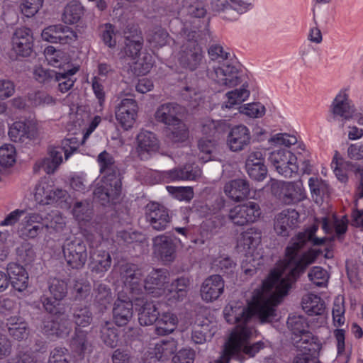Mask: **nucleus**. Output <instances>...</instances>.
<instances>
[{"mask_svg":"<svg viewBox=\"0 0 363 363\" xmlns=\"http://www.w3.org/2000/svg\"><path fill=\"white\" fill-rule=\"evenodd\" d=\"M145 218L150 225L157 231L165 230L171 222L168 209L157 202H150L146 206Z\"/></svg>","mask_w":363,"mask_h":363,"instance_id":"nucleus-19","label":"nucleus"},{"mask_svg":"<svg viewBox=\"0 0 363 363\" xmlns=\"http://www.w3.org/2000/svg\"><path fill=\"white\" fill-rule=\"evenodd\" d=\"M279 199L286 205H294L303 201L307 197L306 191L301 180L282 182L279 184Z\"/></svg>","mask_w":363,"mask_h":363,"instance_id":"nucleus-20","label":"nucleus"},{"mask_svg":"<svg viewBox=\"0 0 363 363\" xmlns=\"http://www.w3.org/2000/svg\"><path fill=\"white\" fill-rule=\"evenodd\" d=\"M120 277L125 292L133 296L164 297L171 303L182 301L190 284L189 279L185 277H179L169 284V272L164 269H153L143 280L142 270L130 263L121 267Z\"/></svg>","mask_w":363,"mask_h":363,"instance_id":"nucleus-2","label":"nucleus"},{"mask_svg":"<svg viewBox=\"0 0 363 363\" xmlns=\"http://www.w3.org/2000/svg\"><path fill=\"white\" fill-rule=\"evenodd\" d=\"M216 147L215 139L208 138H201L198 143V147L201 154L203 155H199V159L203 162H206L211 158V153L214 150Z\"/></svg>","mask_w":363,"mask_h":363,"instance_id":"nucleus-62","label":"nucleus"},{"mask_svg":"<svg viewBox=\"0 0 363 363\" xmlns=\"http://www.w3.org/2000/svg\"><path fill=\"white\" fill-rule=\"evenodd\" d=\"M72 322L68 315L62 313L45 319L43 322L42 330L48 336H55L59 338H65L72 330Z\"/></svg>","mask_w":363,"mask_h":363,"instance_id":"nucleus-17","label":"nucleus"},{"mask_svg":"<svg viewBox=\"0 0 363 363\" xmlns=\"http://www.w3.org/2000/svg\"><path fill=\"white\" fill-rule=\"evenodd\" d=\"M48 290L54 299L63 300L67 295L68 282L65 279L51 278L48 281Z\"/></svg>","mask_w":363,"mask_h":363,"instance_id":"nucleus-51","label":"nucleus"},{"mask_svg":"<svg viewBox=\"0 0 363 363\" xmlns=\"http://www.w3.org/2000/svg\"><path fill=\"white\" fill-rule=\"evenodd\" d=\"M224 192L232 200L239 201L249 196L250 185L245 179H233L225 184Z\"/></svg>","mask_w":363,"mask_h":363,"instance_id":"nucleus-37","label":"nucleus"},{"mask_svg":"<svg viewBox=\"0 0 363 363\" xmlns=\"http://www.w3.org/2000/svg\"><path fill=\"white\" fill-rule=\"evenodd\" d=\"M247 87V86L243 84L240 89L227 92L225 94L227 100L222 104L221 108L223 110L231 109L246 101L250 96V91Z\"/></svg>","mask_w":363,"mask_h":363,"instance_id":"nucleus-45","label":"nucleus"},{"mask_svg":"<svg viewBox=\"0 0 363 363\" xmlns=\"http://www.w3.org/2000/svg\"><path fill=\"white\" fill-rule=\"evenodd\" d=\"M177 240L166 234L156 236L152 240L154 254L164 264L172 262L177 257Z\"/></svg>","mask_w":363,"mask_h":363,"instance_id":"nucleus-15","label":"nucleus"},{"mask_svg":"<svg viewBox=\"0 0 363 363\" xmlns=\"http://www.w3.org/2000/svg\"><path fill=\"white\" fill-rule=\"evenodd\" d=\"M62 252L67 265L73 269H81L87 261L86 244L79 238L67 240L62 245Z\"/></svg>","mask_w":363,"mask_h":363,"instance_id":"nucleus-9","label":"nucleus"},{"mask_svg":"<svg viewBox=\"0 0 363 363\" xmlns=\"http://www.w3.org/2000/svg\"><path fill=\"white\" fill-rule=\"evenodd\" d=\"M172 126L173 129L167 135V138L170 141L173 143H181L188 139L189 130L186 125L183 122H180Z\"/></svg>","mask_w":363,"mask_h":363,"instance_id":"nucleus-57","label":"nucleus"},{"mask_svg":"<svg viewBox=\"0 0 363 363\" xmlns=\"http://www.w3.org/2000/svg\"><path fill=\"white\" fill-rule=\"evenodd\" d=\"M256 333L253 325L238 327L235 330H233L224 345L225 355L240 363L245 362V356L249 358L254 357L266 347L265 343L262 340L252 344L248 343V341L255 337Z\"/></svg>","mask_w":363,"mask_h":363,"instance_id":"nucleus-3","label":"nucleus"},{"mask_svg":"<svg viewBox=\"0 0 363 363\" xmlns=\"http://www.w3.org/2000/svg\"><path fill=\"white\" fill-rule=\"evenodd\" d=\"M333 118H340L342 121H347L355 116L354 107L349 99L346 90H341L334 99L331 104Z\"/></svg>","mask_w":363,"mask_h":363,"instance_id":"nucleus-31","label":"nucleus"},{"mask_svg":"<svg viewBox=\"0 0 363 363\" xmlns=\"http://www.w3.org/2000/svg\"><path fill=\"white\" fill-rule=\"evenodd\" d=\"M211 6L216 12L234 10L242 14L251 10L253 4L249 1L242 0H211Z\"/></svg>","mask_w":363,"mask_h":363,"instance_id":"nucleus-36","label":"nucleus"},{"mask_svg":"<svg viewBox=\"0 0 363 363\" xmlns=\"http://www.w3.org/2000/svg\"><path fill=\"white\" fill-rule=\"evenodd\" d=\"M78 71V66H72L55 73V81L58 82V88L62 93L68 91L74 86L76 82L74 75Z\"/></svg>","mask_w":363,"mask_h":363,"instance_id":"nucleus-42","label":"nucleus"},{"mask_svg":"<svg viewBox=\"0 0 363 363\" xmlns=\"http://www.w3.org/2000/svg\"><path fill=\"white\" fill-rule=\"evenodd\" d=\"M201 171L197 166L186 164L185 165L173 168L160 172L161 178L164 182H174L179 181H195L201 176Z\"/></svg>","mask_w":363,"mask_h":363,"instance_id":"nucleus-25","label":"nucleus"},{"mask_svg":"<svg viewBox=\"0 0 363 363\" xmlns=\"http://www.w3.org/2000/svg\"><path fill=\"white\" fill-rule=\"evenodd\" d=\"M133 298L123 288L113 308V320L118 326L127 325L133 315Z\"/></svg>","mask_w":363,"mask_h":363,"instance_id":"nucleus-14","label":"nucleus"},{"mask_svg":"<svg viewBox=\"0 0 363 363\" xmlns=\"http://www.w3.org/2000/svg\"><path fill=\"white\" fill-rule=\"evenodd\" d=\"M250 132L244 125L232 128L228 133L227 144L230 150L238 152L242 150L250 143Z\"/></svg>","mask_w":363,"mask_h":363,"instance_id":"nucleus-32","label":"nucleus"},{"mask_svg":"<svg viewBox=\"0 0 363 363\" xmlns=\"http://www.w3.org/2000/svg\"><path fill=\"white\" fill-rule=\"evenodd\" d=\"M44 54L48 63L54 67H58L59 71L74 66L61 50H56L53 46L45 48Z\"/></svg>","mask_w":363,"mask_h":363,"instance_id":"nucleus-40","label":"nucleus"},{"mask_svg":"<svg viewBox=\"0 0 363 363\" xmlns=\"http://www.w3.org/2000/svg\"><path fill=\"white\" fill-rule=\"evenodd\" d=\"M260 242L261 232L255 228H250L241 234L239 245L246 251V259L242 262V269L246 275L251 276L257 272L259 263L252 257Z\"/></svg>","mask_w":363,"mask_h":363,"instance_id":"nucleus-8","label":"nucleus"},{"mask_svg":"<svg viewBox=\"0 0 363 363\" xmlns=\"http://www.w3.org/2000/svg\"><path fill=\"white\" fill-rule=\"evenodd\" d=\"M260 215L259 204L254 201H247L231 208L228 216L235 225L242 226L257 221Z\"/></svg>","mask_w":363,"mask_h":363,"instance_id":"nucleus-13","label":"nucleus"},{"mask_svg":"<svg viewBox=\"0 0 363 363\" xmlns=\"http://www.w3.org/2000/svg\"><path fill=\"white\" fill-rule=\"evenodd\" d=\"M225 283L221 276L211 275L206 278L201 285L200 295L206 303L216 301L224 292Z\"/></svg>","mask_w":363,"mask_h":363,"instance_id":"nucleus-26","label":"nucleus"},{"mask_svg":"<svg viewBox=\"0 0 363 363\" xmlns=\"http://www.w3.org/2000/svg\"><path fill=\"white\" fill-rule=\"evenodd\" d=\"M301 306L308 315H321L325 308L324 301L319 296L313 294H308L303 297Z\"/></svg>","mask_w":363,"mask_h":363,"instance_id":"nucleus-44","label":"nucleus"},{"mask_svg":"<svg viewBox=\"0 0 363 363\" xmlns=\"http://www.w3.org/2000/svg\"><path fill=\"white\" fill-rule=\"evenodd\" d=\"M69 346L74 352L79 355L91 351V345L87 340V333L76 328L74 335L69 342Z\"/></svg>","mask_w":363,"mask_h":363,"instance_id":"nucleus-46","label":"nucleus"},{"mask_svg":"<svg viewBox=\"0 0 363 363\" xmlns=\"http://www.w3.org/2000/svg\"><path fill=\"white\" fill-rule=\"evenodd\" d=\"M44 229V216L37 212L26 213L18 224V233L23 239H34Z\"/></svg>","mask_w":363,"mask_h":363,"instance_id":"nucleus-18","label":"nucleus"},{"mask_svg":"<svg viewBox=\"0 0 363 363\" xmlns=\"http://www.w3.org/2000/svg\"><path fill=\"white\" fill-rule=\"evenodd\" d=\"M135 143V152L141 160L150 159L160 148V142L156 135L144 129L137 135Z\"/></svg>","mask_w":363,"mask_h":363,"instance_id":"nucleus-16","label":"nucleus"},{"mask_svg":"<svg viewBox=\"0 0 363 363\" xmlns=\"http://www.w3.org/2000/svg\"><path fill=\"white\" fill-rule=\"evenodd\" d=\"M111 231L107 225L94 226L93 230L85 236L91 248L89 267L91 272L104 274L111 267L112 259L110 252L103 247L97 249L105 244L111 238Z\"/></svg>","mask_w":363,"mask_h":363,"instance_id":"nucleus-5","label":"nucleus"},{"mask_svg":"<svg viewBox=\"0 0 363 363\" xmlns=\"http://www.w3.org/2000/svg\"><path fill=\"white\" fill-rule=\"evenodd\" d=\"M322 228L325 233H335L340 236L346 233L347 229V220L342 218L338 219L335 215L325 216L321 218Z\"/></svg>","mask_w":363,"mask_h":363,"instance_id":"nucleus-41","label":"nucleus"},{"mask_svg":"<svg viewBox=\"0 0 363 363\" xmlns=\"http://www.w3.org/2000/svg\"><path fill=\"white\" fill-rule=\"evenodd\" d=\"M36 135V127L30 122L16 121L9 127V136L15 143H24L26 140H32Z\"/></svg>","mask_w":363,"mask_h":363,"instance_id":"nucleus-33","label":"nucleus"},{"mask_svg":"<svg viewBox=\"0 0 363 363\" xmlns=\"http://www.w3.org/2000/svg\"><path fill=\"white\" fill-rule=\"evenodd\" d=\"M288 328L293 333L292 339L296 348H308L309 350L321 349V343L317 337L308 331V323L302 315H290L287 320Z\"/></svg>","mask_w":363,"mask_h":363,"instance_id":"nucleus-7","label":"nucleus"},{"mask_svg":"<svg viewBox=\"0 0 363 363\" xmlns=\"http://www.w3.org/2000/svg\"><path fill=\"white\" fill-rule=\"evenodd\" d=\"M111 300L112 293L110 288L104 284H98L95 289L94 302L98 305L99 310H106Z\"/></svg>","mask_w":363,"mask_h":363,"instance_id":"nucleus-52","label":"nucleus"},{"mask_svg":"<svg viewBox=\"0 0 363 363\" xmlns=\"http://www.w3.org/2000/svg\"><path fill=\"white\" fill-rule=\"evenodd\" d=\"M73 320L77 327H87L92 321V313L86 306L77 308L74 310Z\"/></svg>","mask_w":363,"mask_h":363,"instance_id":"nucleus-58","label":"nucleus"},{"mask_svg":"<svg viewBox=\"0 0 363 363\" xmlns=\"http://www.w3.org/2000/svg\"><path fill=\"white\" fill-rule=\"evenodd\" d=\"M72 213L79 223L89 221L92 213L89 203L82 201H78L74 203Z\"/></svg>","mask_w":363,"mask_h":363,"instance_id":"nucleus-55","label":"nucleus"},{"mask_svg":"<svg viewBox=\"0 0 363 363\" xmlns=\"http://www.w3.org/2000/svg\"><path fill=\"white\" fill-rule=\"evenodd\" d=\"M179 62L183 68L191 71L196 70L204 65L203 50L196 40H189L182 46Z\"/></svg>","mask_w":363,"mask_h":363,"instance_id":"nucleus-12","label":"nucleus"},{"mask_svg":"<svg viewBox=\"0 0 363 363\" xmlns=\"http://www.w3.org/2000/svg\"><path fill=\"white\" fill-rule=\"evenodd\" d=\"M12 49L19 56L30 55L33 48V36L32 30L26 27L18 28L15 30L12 38Z\"/></svg>","mask_w":363,"mask_h":363,"instance_id":"nucleus-24","label":"nucleus"},{"mask_svg":"<svg viewBox=\"0 0 363 363\" xmlns=\"http://www.w3.org/2000/svg\"><path fill=\"white\" fill-rule=\"evenodd\" d=\"M58 29L57 43L69 45L77 40V33L70 27L58 24Z\"/></svg>","mask_w":363,"mask_h":363,"instance_id":"nucleus-63","label":"nucleus"},{"mask_svg":"<svg viewBox=\"0 0 363 363\" xmlns=\"http://www.w3.org/2000/svg\"><path fill=\"white\" fill-rule=\"evenodd\" d=\"M66 194L65 191L59 189L55 190L45 181H40L35 186L34 198L38 203L48 205L62 202Z\"/></svg>","mask_w":363,"mask_h":363,"instance_id":"nucleus-27","label":"nucleus"},{"mask_svg":"<svg viewBox=\"0 0 363 363\" xmlns=\"http://www.w3.org/2000/svg\"><path fill=\"white\" fill-rule=\"evenodd\" d=\"M229 129V123L226 120H212L205 118L201 123V132L207 137L218 138Z\"/></svg>","mask_w":363,"mask_h":363,"instance_id":"nucleus-39","label":"nucleus"},{"mask_svg":"<svg viewBox=\"0 0 363 363\" xmlns=\"http://www.w3.org/2000/svg\"><path fill=\"white\" fill-rule=\"evenodd\" d=\"M91 286L90 282L84 279L75 280L73 286V294L76 299L85 300L91 293Z\"/></svg>","mask_w":363,"mask_h":363,"instance_id":"nucleus-61","label":"nucleus"},{"mask_svg":"<svg viewBox=\"0 0 363 363\" xmlns=\"http://www.w3.org/2000/svg\"><path fill=\"white\" fill-rule=\"evenodd\" d=\"M9 286L18 292L25 291L28 287V273L23 266L17 262H10L6 266Z\"/></svg>","mask_w":363,"mask_h":363,"instance_id":"nucleus-29","label":"nucleus"},{"mask_svg":"<svg viewBox=\"0 0 363 363\" xmlns=\"http://www.w3.org/2000/svg\"><path fill=\"white\" fill-rule=\"evenodd\" d=\"M309 281L316 286L326 287L330 275L326 269L320 266L313 267L308 273Z\"/></svg>","mask_w":363,"mask_h":363,"instance_id":"nucleus-54","label":"nucleus"},{"mask_svg":"<svg viewBox=\"0 0 363 363\" xmlns=\"http://www.w3.org/2000/svg\"><path fill=\"white\" fill-rule=\"evenodd\" d=\"M210 77L220 86L233 87L241 82L237 66L228 63L215 67Z\"/></svg>","mask_w":363,"mask_h":363,"instance_id":"nucleus-23","label":"nucleus"},{"mask_svg":"<svg viewBox=\"0 0 363 363\" xmlns=\"http://www.w3.org/2000/svg\"><path fill=\"white\" fill-rule=\"evenodd\" d=\"M43 362L44 358L40 357L39 352L26 349L20 351L17 357L9 363H43Z\"/></svg>","mask_w":363,"mask_h":363,"instance_id":"nucleus-59","label":"nucleus"},{"mask_svg":"<svg viewBox=\"0 0 363 363\" xmlns=\"http://www.w3.org/2000/svg\"><path fill=\"white\" fill-rule=\"evenodd\" d=\"M65 226V218L57 211H52L48 216H44V228L50 234L61 233Z\"/></svg>","mask_w":363,"mask_h":363,"instance_id":"nucleus-48","label":"nucleus"},{"mask_svg":"<svg viewBox=\"0 0 363 363\" xmlns=\"http://www.w3.org/2000/svg\"><path fill=\"white\" fill-rule=\"evenodd\" d=\"M84 7L80 2L72 1L65 7L62 13V21L65 23H77L84 16Z\"/></svg>","mask_w":363,"mask_h":363,"instance_id":"nucleus-47","label":"nucleus"},{"mask_svg":"<svg viewBox=\"0 0 363 363\" xmlns=\"http://www.w3.org/2000/svg\"><path fill=\"white\" fill-rule=\"evenodd\" d=\"M133 303L138 313V321L141 325H151L155 323L160 313L156 304L148 300L146 296H133Z\"/></svg>","mask_w":363,"mask_h":363,"instance_id":"nucleus-21","label":"nucleus"},{"mask_svg":"<svg viewBox=\"0 0 363 363\" xmlns=\"http://www.w3.org/2000/svg\"><path fill=\"white\" fill-rule=\"evenodd\" d=\"M97 161L100 166V172L103 177L94 190V198L99 199L102 205L115 203L121 192V182L113 170V159L106 151L101 152Z\"/></svg>","mask_w":363,"mask_h":363,"instance_id":"nucleus-4","label":"nucleus"},{"mask_svg":"<svg viewBox=\"0 0 363 363\" xmlns=\"http://www.w3.org/2000/svg\"><path fill=\"white\" fill-rule=\"evenodd\" d=\"M76 138H65L62 141L61 146L53 147L49 150L50 159L47 160L48 164L45 172L48 174L53 173L65 159L68 160L78 148Z\"/></svg>","mask_w":363,"mask_h":363,"instance_id":"nucleus-11","label":"nucleus"},{"mask_svg":"<svg viewBox=\"0 0 363 363\" xmlns=\"http://www.w3.org/2000/svg\"><path fill=\"white\" fill-rule=\"evenodd\" d=\"M138 106L133 99H123L116 108V118L121 127L128 130L133 128L137 116Z\"/></svg>","mask_w":363,"mask_h":363,"instance_id":"nucleus-22","label":"nucleus"},{"mask_svg":"<svg viewBox=\"0 0 363 363\" xmlns=\"http://www.w3.org/2000/svg\"><path fill=\"white\" fill-rule=\"evenodd\" d=\"M48 363H70L69 350L65 347H56L51 352Z\"/></svg>","mask_w":363,"mask_h":363,"instance_id":"nucleus-64","label":"nucleus"},{"mask_svg":"<svg viewBox=\"0 0 363 363\" xmlns=\"http://www.w3.org/2000/svg\"><path fill=\"white\" fill-rule=\"evenodd\" d=\"M308 186L311 196L317 204H321L325 197L330 194V186L328 184L317 177H311L308 179Z\"/></svg>","mask_w":363,"mask_h":363,"instance_id":"nucleus-43","label":"nucleus"},{"mask_svg":"<svg viewBox=\"0 0 363 363\" xmlns=\"http://www.w3.org/2000/svg\"><path fill=\"white\" fill-rule=\"evenodd\" d=\"M318 225L314 223L292 238L285 249L283 259L271 270L261 286L252 293L247 307L228 303L223 310L225 320L238 327L253 325L252 319L269 323L276 319V307L299 276L320 256L333 257L332 246L325 245L326 238L315 237Z\"/></svg>","mask_w":363,"mask_h":363,"instance_id":"nucleus-1","label":"nucleus"},{"mask_svg":"<svg viewBox=\"0 0 363 363\" xmlns=\"http://www.w3.org/2000/svg\"><path fill=\"white\" fill-rule=\"evenodd\" d=\"M185 108L176 103H167L160 106L155 113V119L160 123L172 126L182 122L180 118Z\"/></svg>","mask_w":363,"mask_h":363,"instance_id":"nucleus-28","label":"nucleus"},{"mask_svg":"<svg viewBox=\"0 0 363 363\" xmlns=\"http://www.w3.org/2000/svg\"><path fill=\"white\" fill-rule=\"evenodd\" d=\"M6 328L9 335L14 340L21 341L29 335V327L23 318L11 316L6 320Z\"/></svg>","mask_w":363,"mask_h":363,"instance_id":"nucleus-34","label":"nucleus"},{"mask_svg":"<svg viewBox=\"0 0 363 363\" xmlns=\"http://www.w3.org/2000/svg\"><path fill=\"white\" fill-rule=\"evenodd\" d=\"M177 346V341L174 338L162 340L155 344L151 354L158 361L165 362L175 353Z\"/></svg>","mask_w":363,"mask_h":363,"instance_id":"nucleus-38","label":"nucleus"},{"mask_svg":"<svg viewBox=\"0 0 363 363\" xmlns=\"http://www.w3.org/2000/svg\"><path fill=\"white\" fill-rule=\"evenodd\" d=\"M125 35V55L131 61L130 68L137 75H145L152 69L155 61L152 55L144 53L139 58L143 46V38L138 26L129 24L124 30Z\"/></svg>","mask_w":363,"mask_h":363,"instance_id":"nucleus-6","label":"nucleus"},{"mask_svg":"<svg viewBox=\"0 0 363 363\" xmlns=\"http://www.w3.org/2000/svg\"><path fill=\"white\" fill-rule=\"evenodd\" d=\"M214 334L215 330L206 320L201 325L194 326L191 332V341L194 344H204L208 340H211Z\"/></svg>","mask_w":363,"mask_h":363,"instance_id":"nucleus-49","label":"nucleus"},{"mask_svg":"<svg viewBox=\"0 0 363 363\" xmlns=\"http://www.w3.org/2000/svg\"><path fill=\"white\" fill-rule=\"evenodd\" d=\"M101 338L106 345L111 348L118 345L119 337L117 328L110 321H105L101 325Z\"/></svg>","mask_w":363,"mask_h":363,"instance_id":"nucleus-50","label":"nucleus"},{"mask_svg":"<svg viewBox=\"0 0 363 363\" xmlns=\"http://www.w3.org/2000/svg\"><path fill=\"white\" fill-rule=\"evenodd\" d=\"M179 318L177 314L171 311L160 313L155 321V333L164 336L172 333L177 328Z\"/></svg>","mask_w":363,"mask_h":363,"instance_id":"nucleus-35","label":"nucleus"},{"mask_svg":"<svg viewBox=\"0 0 363 363\" xmlns=\"http://www.w3.org/2000/svg\"><path fill=\"white\" fill-rule=\"evenodd\" d=\"M299 213L295 209L286 208L279 213L274 219V230L279 235L288 236L289 231L296 227Z\"/></svg>","mask_w":363,"mask_h":363,"instance_id":"nucleus-30","label":"nucleus"},{"mask_svg":"<svg viewBox=\"0 0 363 363\" xmlns=\"http://www.w3.org/2000/svg\"><path fill=\"white\" fill-rule=\"evenodd\" d=\"M169 39L167 31L161 27L155 28L149 32L147 36V42L153 48L164 46L168 43Z\"/></svg>","mask_w":363,"mask_h":363,"instance_id":"nucleus-53","label":"nucleus"},{"mask_svg":"<svg viewBox=\"0 0 363 363\" xmlns=\"http://www.w3.org/2000/svg\"><path fill=\"white\" fill-rule=\"evenodd\" d=\"M269 160L277 172L286 178L292 177L298 173L297 157L289 150L279 149L272 152Z\"/></svg>","mask_w":363,"mask_h":363,"instance_id":"nucleus-10","label":"nucleus"},{"mask_svg":"<svg viewBox=\"0 0 363 363\" xmlns=\"http://www.w3.org/2000/svg\"><path fill=\"white\" fill-rule=\"evenodd\" d=\"M16 158L15 147L11 144H4L0 147V164L4 167H11Z\"/></svg>","mask_w":363,"mask_h":363,"instance_id":"nucleus-60","label":"nucleus"},{"mask_svg":"<svg viewBox=\"0 0 363 363\" xmlns=\"http://www.w3.org/2000/svg\"><path fill=\"white\" fill-rule=\"evenodd\" d=\"M345 306L342 298L337 297L333 302L332 310L333 325L335 327H340L345 324Z\"/></svg>","mask_w":363,"mask_h":363,"instance_id":"nucleus-56","label":"nucleus"}]
</instances>
